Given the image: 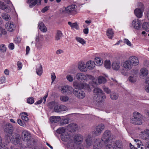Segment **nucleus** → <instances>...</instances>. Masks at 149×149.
Segmentation results:
<instances>
[{
	"instance_id": "obj_1",
	"label": "nucleus",
	"mask_w": 149,
	"mask_h": 149,
	"mask_svg": "<svg viewBox=\"0 0 149 149\" xmlns=\"http://www.w3.org/2000/svg\"><path fill=\"white\" fill-rule=\"evenodd\" d=\"M22 139L27 142V145L29 148H31L34 144V141L30 140L31 136L30 133L27 130H23L22 134Z\"/></svg>"
},
{
	"instance_id": "obj_2",
	"label": "nucleus",
	"mask_w": 149,
	"mask_h": 149,
	"mask_svg": "<svg viewBox=\"0 0 149 149\" xmlns=\"http://www.w3.org/2000/svg\"><path fill=\"white\" fill-rule=\"evenodd\" d=\"M109 143L106 145L105 149H122L123 145L122 143L120 141H116L114 142H110Z\"/></svg>"
},
{
	"instance_id": "obj_3",
	"label": "nucleus",
	"mask_w": 149,
	"mask_h": 149,
	"mask_svg": "<svg viewBox=\"0 0 149 149\" xmlns=\"http://www.w3.org/2000/svg\"><path fill=\"white\" fill-rule=\"evenodd\" d=\"M113 139V136L111 132L109 130H106L104 132L102 137L101 140L105 143H108L110 144V142Z\"/></svg>"
},
{
	"instance_id": "obj_4",
	"label": "nucleus",
	"mask_w": 149,
	"mask_h": 149,
	"mask_svg": "<svg viewBox=\"0 0 149 149\" xmlns=\"http://www.w3.org/2000/svg\"><path fill=\"white\" fill-rule=\"evenodd\" d=\"M14 144L16 145L19 144L21 138L19 135L17 133H13L7 137Z\"/></svg>"
},
{
	"instance_id": "obj_5",
	"label": "nucleus",
	"mask_w": 149,
	"mask_h": 149,
	"mask_svg": "<svg viewBox=\"0 0 149 149\" xmlns=\"http://www.w3.org/2000/svg\"><path fill=\"white\" fill-rule=\"evenodd\" d=\"M134 118L130 120L131 123L137 125H140L142 124V121L141 119V115L139 113L135 112L133 113Z\"/></svg>"
},
{
	"instance_id": "obj_6",
	"label": "nucleus",
	"mask_w": 149,
	"mask_h": 149,
	"mask_svg": "<svg viewBox=\"0 0 149 149\" xmlns=\"http://www.w3.org/2000/svg\"><path fill=\"white\" fill-rule=\"evenodd\" d=\"M73 85L74 87L76 89H84L88 90L89 91L91 90L89 85L86 83H80L76 81L74 82Z\"/></svg>"
},
{
	"instance_id": "obj_7",
	"label": "nucleus",
	"mask_w": 149,
	"mask_h": 149,
	"mask_svg": "<svg viewBox=\"0 0 149 149\" xmlns=\"http://www.w3.org/2000/svg\"><path fill=\"white\" fill-rule=\"evenodd\" d=\"M138 5L139 8H136L134 10V13L137 17L141 18L143 16V13L144 10V6L141 2L138 3Z\"/></svg>"
},
{
	"instance_id": "obj_8",
	"label": "nucleus",
	"mask_w": 149,
	"mask_h": 149,
	"mask_svg": "<svg viewBox=\"0 0 149 149\" xmlns=\"http://www.w3.org/2000/svg\"><path fill=\"white\" fill-rule=\"evenodd\" d=\"M138 70H132L130 72V75L128 78L129 81L132 83H134L136 81Z\"/></svg>"
},
{
	"instance_id": "obj_9",
	"label": "nucleus",
	"mask_w": 149,
	"mask_h": 149,
	"mask_svg": "<svg viewBox=\"0 0 149 149\" xmlns=\"http://www.w3.org/2000/svg\"><path fill=\"white\" fill-rule=\"evenodd\" d=\"M66 146L68 149H77L79 147L72 138L67 143Z\"/></svg>"
},
{
	"instance_id": "obj_10",
	"label": "nucleus",
	"mask_w": 149,
	"mask_h": 149,
	"mask_svg": "<svg viewBox=\"0 0 149 149\" xmlns=\"http://www.w3.org/2000/svg\"><path fill=\"white\" fill-rule=\"evenodd\" d=\"M141 21L138 19H136L132 21V26L135 29L139 30L141 28Z\"/></svg>"
},
{
	"instance_id": "obj_11",
	"label": "nucleus",
	"mask_w": 149,
	"mask_h": 149,
	"mask_svg": "<svg viewBox=\"0 0 149 149\" xmlns=\"http://www.w3.org/2000/svg\"><path fill=\"white\" fill-rule=\"evenodd\" d=\"M139 136L143 139L148 140L149 138V129H147L144 131L141 132L139 134Z\"/></svg>"
},
{
	"instance_id": "obj_12",
	"label": "nucleus",
	"mask_w": 149,
	"mask_h": 149,
	"mask_svg": "<svg viewBox=\"0 0 149 149\" xmlns=\"http://www.w3.org/2000/svg\"><path fill=\"white\" fill-rule=\"evenodd\" d=\"M6 28L9 32H13L15 29V26L13 22H8L6 24Z\"/></svg>"
},
{
	"instance_id": "obj_13",
	"label": "nucleus",
	"mask_w": 149,
	"mask_h": 149,
	"mask_svg": "<svg viewBox=\"0 0 149 149\" xmlns=\"http://www.w3.org/2000/svg\"><path fill=\"white\" fill-rule=\"evenodd\" d=\"M4 131L7 133L6 136L8 137L10 134L13 133V128L12 126L10 123L6 124L4 127Z\"/></svg>"
},
{
	"instance_id": "obj_14",
	"label": "nucleus",
	"mask_w": 149,
	"mask_h": 149,
	"mask_svg": "<svg viewBox=\"0 0 149 149\" xmlns=\"http://www.w3.org/2000/svg\"><path fill=\"white\" fill-rule=\"evenodd\" d=\"M73 93L78 98L80 99H83L85 96L84 92L81 90L78 91L74 90L73 91Z\"/></svg>"
},
{
	"instance_id": "obj_15",
	"label": "nucleus",
	"mask_w": 149,
	"mask_h": 149,
	"mask_svg": "<svg viewBox=\"0 0 149 149\" xmlns=\"http://www.w3.org/2000/svg\"><path fill=\"white\" fill-rule=\"evenodd\" d=\"M78 68L81 72H85L87 70L88 68L86 64L83 61H80L78 63Z\"/></svg>"
},
{
	"instance_id": "obj_16",
	"label": "nucleus",
	"mask_w": 149,
	"mask_h": 149,
	"mask_svg": "<svg viewBox=\"0 0 149 149\" xmlns=\"http://www.w3.org/2000/svg\"><path fill=\"white\" fill-rule=\"evenodd\" d=\"M132 65L136 66L139 64V61L138 58L136 56H131L128 58Z\"/></svg>"
},
{
	"instance_id": "obj_17",
	"label": "nucleus",
	"mask_w": 149,
	"mask_h": 149,
	"mask_svg": "<svg viewBox=\"0 0 149 149\" xmlns=\"http://www.w3.org/2000/svg\"><path fill=\"white\" fill-rule=\"evenodd\" d=\"M123 66L127 70H130L133 67L132 63L128 59L123 62Z\"/></svg>"
},
{
	"instance_id": "obj_18",
	"label": "nucleus",
	"mask_w": 149,
	"mask_h": 149,
	"mask_svg": "<svg viewBox=\"0 0 149 149\" xmlns=\"http://www.w3.org/2000/svg\"><path fill=\"white\" fill-rule=\"evenodd\" d=\"M106 98V96L105 94L104 93H103L100 95H97V96H94L93 100L97 102H100L102 101Z\"/></svg>"
},
{
	"instance_id": "obj_19",
	"label": "nucleus",
	"mask_w": 149,
	"mask_h": 149,
	"mask_svg": "<svg viewBox=\"0 0 149 149\" xmlns=\"http://www.w3.org/2000/svg\"><path fill=\"white\" fill-rule=\"evenodd\" d=\"M148 74V69L145 68H142L140 70L139 72L140 76L141 78H144L146 77Z\"/></svg>"
},
{
	"instance_id": "obj_20",
	"label": "nucleus",
	"mask_w": 149,
	"mask_h": 149,
	"mask_svg": "<svg viewBox=\"0 0 149 149\" xmlns=\"http://www.w3.org/2000/svg\"><path fill=\"white\" fill-rule=\"evenodd\" d=\"M112 68L115 70H118L120 68L121 64L120 61H114L111 64Z\"/></svg>"
},
{
	"instance_id": "obj_21",
	"label": "nucleus",
	"mask_w": 149,
	"mask_h": 149,
	"mask_svg": "<svg viewBox=\"0 0 149 149\" xmlns=\"http://www.w3.org/2000/svg\"><path fill=\"white\" fill-rule=\"evenodd\" d=\"M76 79L79 81H86V75L81 72L77 73L76 75Z\"/></svg>"
},
{
	"instance_id": "obj_22",
	"label": "nucleus",
	"mask_w": 149,
	"mask_h": 149,
	"mask_svg": "<svg viewBox=\"0 0 149 149\" xmlns=\"http://www.w3.org/2000/svg\"><path fill=\"white\" fill-rule=\"evenodd\" d=\"M67 110L66 106L63 105H57L54 107V110L55 112H58L62 111H65Z\"/></svg>"
},
{
	"instance_id": "obj_23",
	"label": "nucleus",
	"mask_w": 149,
	"mask_h": 149,
	"mask_svg": "<svg viewBox=\"0 0 149 149\" xmlns=\"http://www.w3.org/2000/svg\"><path fill=\"white\" fill-rule=\"evenodd\" d=\"M61 138L62 141L67 143L72 138L71 137L70 134L67 133L61 135Z\"/></svg>"
},
{
	"instance_id": "obj_24",
	"label": "nucleus",
	"mask_w": 149,
	"mask_h": 149,
	"mask_svg": "<svg viewBox=\"0 0 149 149\" xmlns=\"http://www.w3.org/2000/svg\"><path fill=\"white\" fill-rule=\"evenodd\" d=\"M78 127L77 125L74 123H72L69 125L67 126V130L71 132L76 131Z\"/></svg>"
},
{
	"instance_id": "obj_25",
	"label": "nucleus",
	"mask_w": 149,
	"mask_h": 149,
	"mask_svg": "<svg viewBox=\"0 0 149 149\" xmlns=\"http://www.w3.org/2000/svg\"><path fill=\"white\" fill-rule=\"evenodd\" d=\"M36 43L35 46L38 49H40L43 47V43L42 41L39 40V37L37 36L36 39Z\"/></svg>"
},
{
	"instance_id": "obj_26",
	"label": "nucleus",
	"mask_w": 149,
	"mask_h": 149,
	"mask_svg": "<svg viewBox=\"0 0 149 149\" xmlns=\"http://www.w3.org/2000/svg\"><path fill=\"white\" fill-rule=\"evenodd\" d=\"M73 139L79 146V145L83 141V138L82 135L77 134L74 136Z\"/></svg>"
},
{
	"instance_id": "obj_27",
	"label": "nucleus",
	"mask_w": 149,
	"mask_h": 149,
	"mask_svg": "<svg viewBox=\"0 0 149 149\" xmlns=\"http://www.w3.org/2000/svg\"><path fill=\"white\" fill-rule=\"evenodd\" d=\"M75 5H71L68 6L65 9V12L68 13H70L75 11L76 7Z\"/></svg>"
},
{
	"instance_id": "obj_28",
	"label": "nucleus",
	"mask_w": 149,
	"mask_h": 149,
	"mask_svg": "<svg viewBox=\"0 0 149 149\" xmlns=\"http://www.w3.org/2000/svg\"><path fill=\"white\" fill-rule=\"evenodd\" d=\"M86 66L88 69L89 70H92L95 66V62L93 61H88L86 63Z\"/></svg>"
},
{
	"instance_id": "obj_29",
	"label": "nucleus",
	"mask_w": 149,
	"mask_h": 149,
	"mask_svg": "<svg viewBox=\"0 0 149 149\" xmlns=\"http://www.w3.org/2000/svg\"><path fill=\"white\" fill-rule=\"evenodd\" d=\"M102 147V145L99 139H96L93 145L94 149H100Z\"/></svg>"
},
{
	"instance_id": "obj_30",
	"label": "nucleus",
	"mask_w": 149,
	"mask_h": 149,
	"mask_svg": "<svg viewBox=\"0 0 149 149\" xmlns=\"http://www.w3.org/2000/svg\"><path fill=\"white\" fill-rule=\"evenodd\" d=\"M38 27L39 29L43 32H45L47 31L46 27L42 22H39Z\"/></svg>"
},
{
	"instance_id": "obj_31",
	"label": "nucleus",
	"mask_w": 149,
	"mask_h": 149,
	"mask_svg": "<svg viewBox=\"0 0 149 149\" xmlns=\"http://www.w3.org/2000/svg\"><path fill=\"white\" fill-rule=\"evenodd\" d=\"M0 9L5 10V11L7 12H9L10 11V7H6L4 3L1 1H0Z\"/></svg>"
},
{
	"instance_id": "obj_32",
	"label": "nucleus",
	"mask_w": 149,
	"mask_h": 149,
	"mask_svg": "<svg viewBox=\"0 0 149 149\" xmlns=\"http://www.w3.org/2000/svg\"><path fill=\"white\" fill-rule=\"evenodd\" d=\"M93 93L94 96L98 95L104 93L103 91L99 88H95L93 91Z\"/></svg>"
},
{
	"instance_id": "obj_33",
	"label": "nucleus",
	"mask_w": 149,
	"mask_h": 149,
	"mask_svg": "<svg viewBox=\"0 0 149 149\" xmlns=\"http://www.w3.org/2000/svg\"><path fill=\"white\" fill-rule=\"evenodd\" d=\"M113 31L111 28H109L107 31V35L108 37L111 39H112L113 36Z\"/></svg>"
},
{
	"instance_id": "obj_34",
	"label": "nucleus",
	"mask_w": 149,
	"mask_h": 149,
	"mask_svg": "<svg viewBox=\"0 0 149 149\" xmlns=\"http://www.w3.org/2000/svg\"><path fill=\"white\" fill-rule=\"evenodd\" d=\"M61 118L58 116H52L50 118V121L53 123H57L60 120Z\"/></svg>"
},
{
	"instance_id": "obj_35",
	"label": "nucleus",
	"mask_w": 149,
	"mask_h": 149,
	"mask_svg": "<svg viewBox=\"0 0 149 149\" xmlns=\"http://www.w3.org/2000/svg\"><path fill=\"white\" fill-rule=\"evenodd\" d=\"M63 34L62 32L59 30L57 31L55 36V39L56 40H60L63 36Z\"/></svg>"
},
{
	"instance_id": "obj_36",
	"label": "nucleus",
	"mask_w": 149,
	"mask_h": 149,
	"mask_svg": "<svg viewBox=\"0 0 149 149\" xmlns=\"http://www.w3.org/2000/svg\"><path fill=\"white\" fill-rule=\"evenodd\" d=\"M98 83L99 84H104L107 81L106 79L102 76H99L97 78Z\"/></svg>"
},
{
	"instance_id": "obj_37",
	"label": "nucleus",
	"mask_w": 149,
	"mask_h": 149,
	"mask_svg": "<svg viewBox=\"0 0 149 149\" xmlns=\"http://www.w3.org/2000/svg\"><path fill=\"white\" fill-rule=\"evenodd\" d=\"M37 0H27V3L29 5L30 8L35 6L38 3Z\"/></svg>"
},
{
	"instance_id": "obj_38",
	"label": "nucleus",
	"mask_w": 149,
	"mask_h": 149,
	"mask_svg": "<svg viewBox=\"0 0 149 149\" xmlns=\"http://www.w3.org/2000/svg\"><path fill=\"white\" fill-rule=\"evenodd\" d=\"M20 115L21 118L23 120L26 122H27L29 120V118L27 117L28 115L27 113L25 112L22 113Z\"/></svg>"
},
{
	"instance_id": "obj_39",
	"label": "nucleus",
	"mask_w": 149,
	"mask_h": 149,
	"mask_svg": "<svg viewBox=\"0 0 149 149\" xmlns=\"http://www.w3.org/2000/svg\"><path fill=\"white\" fill-rule=\"evenodd\" d=\"M36 72L37 74L40 76L42 74V66L40 64L37 67Z\"/></svg>"
},
{
	"instance_id": "obj_40",
	"label": "nucleus",
	"mask_w": 149,
	"mask_h": 149,
	"mask_svg": "<svg viewBox=\"0 0 149 149\" xmlns=\"http://www.w3.org/2000/svg\"><path fill=\"white\" fill-rule=\"evenodd\" d=\"M86 81H87L88 79H89L92 80L93 82L95 84H97L96 80L95 79L94 77L92 76L89 74H86Z\"/></svg>"
},
{
	"instance_id": "obj_41",
	"label": "nucleus",
	"mask_w": 149,
	"mask_h": 149,
	"mask_svg": "<svg viewBox=\"0 0 149 149\" xmlns=\"http://www.w3.org/2000/svg\"><path fill=\"white\" fill-rule=\"evenodd\" d=\"M142 28L143 30L147 32H149V22H144L142 25Z\"/></svg>"
},
{
	"instance_id": "obj_42",
	"label": "nucleus",
	"mask_w": 149,
	"mask_h": 149,
	"mask_svg": "<svg viewBox=\"0 0 149 149\" xmlns=\"http://www.w3.org/2000/svg\"><path fill=\"white\" fill-rule=\"evenodd\" d=\"M110 97L111 99L113 100H116L118 97V93L115 92H111L110 94Z\"/></svg>"
},
{
	"instance_id": "obj_43",
	"label": "nucleus",
	"mask_w": 149,
	"mask_h": 149,
	"mask_svg": "<svg viewBox=\"0 0 149 149\" xmlns=\"http://www.w3.org/2000/svg\"><path fill=\"white\" fill-rule=\"evenodd\" d=\"M68 24L70 26L72 29L74 28L77 30L79 29V26L76 22L72 23L69 22Z\"/></svg>"
},
{
	"instance_id": "obj_44",
	"label": "nucleus",
	"mask_w": 149,
	"mask_h": 149,
	"mask_svg": "<svg viewBox=\"0 0 149 149\" xmlns=\"http://www.w3.org/2000/svg\"><path fill=\"white\" fill-rule=\"evenodd\" d=\"M95 62L96 63L98 66L102 65L103 63V61L100 58L96 57L95 59Z\"/></svg>"
},
{
	"instance_id": "obj_45",
	"label": "nucleus",
	"mask_w": 149,
	"mask_h": 149,
	"mask_svg": "<svg viewBox=\"0 0 149 149\" xmlns=\"http://www.w3.org/2000/svg\"><path fill=\"white\" fill-rule=\"evenodd\" d=\"M65 129L64 127L59 128L56 130L57 133L61 134V135L64 133H66L67 132H65Z\"/></svg>"
},
{
	"instance_id": "obj_46",
	"label": "nucleus",
	"mask_w": 149,
	"mask_h": 149,
	"mask_svg": "<svg viewBox=\"0 0 149 149\" xmlns=\"http://www.w3.org/2000/svg\"><path fill=\"white\" fill-rule=\"evenodd\" d=\"M2 18L5 20H9L10 19V16L6 13H3L1 15Z\"/></svg>"
},
{
	"instance_id": "obj_47",
	"label": "nucleus",
	"mask_w": 149,
	"mask_h": 149,
	"mask_svg": "<svg viewBox=\"0 0 149 149\" xmlns=\"http://www.w3.org/2000/svg\"><path fill=\"white\" fill-rule=\"evenodd\" d=\"M91 138V137L90 135H88V138L86 139V142L87 146H90L92 145V140Z\"/></svg>"
},
{
	"instance_id": "obj_48",
	"label": "nucleus",
	"mask_w": 149,
	"mask_h": 149,
	"mask_svg": "<svg viewBox=\"0 0 149 149\" xmlns=\"http://www.w3.org/2000/svg\"><path fill=\"white\" fill-rule=\"evenodd\" d=\"M60 100L63 102H66L69 99V97L66 95H62L60 97Z\"/></svg>"
},
{
	"instance_id": "obj_49",
	"label": "nucleus",
	"mask_w": 149,
	"mask_h": 149,
	"mask_svg": "<svg viewBox=\"0 0 149 149\" xmlns=\"http://www.w3.org/2000/svg\"><path fill=\"white\" fill-rule=\"evenodd\" d=\"M104 126L103 124H100L97 126L96 128L101 133L104 128Z\"/></svg>"
},
{
	"instance_id": "obj_50",
	"label": "nucleus",
	"mask_w": 149,
	"mask_h": 149,
	"mask_svg": "<svg viewBox=\"0 0 149 149\" xmlns=\"http://www.w3.org/2000/svg\"><path fill=\"white\" fill-rule=\"evenodd\" d=\"M105 67L107 69H109L111 67V62L109 60H106L104 63Z\"/></svg>"
},
{
	"instance_id": "obj_51",
	"label": "nucleus",
	"mask_w": 149,
	"mask_h": 149,
	"mask_svg": "<svg viewBox=\"0 0 149 149\" xmlns=\"http://www.w3.org/2000/svg\"><path fill=\"white\" fill-rule=\"evenodd\" d=\"M76 39L77 42L82 45H84L86 43V41L81 38L77 37H76Z\"/></svg>"
},
{
	"instance_id": "obj_52",
	"label": "nucleus",
	"mask_w": 149,
	"mask_h": 149,
	"mask_svg": "<svg viewBox=\"0 0 149 149\" xmlns=\"http://www.w3.org/2000/svg\"><path fill=\"white\" fill-rule=\"evenodd\" d=\"M0 50L2 52H5L6 50V47L4 44H1L0 45Z\"/></svg>"
},
{
	"instance_id": "obj_53",
	"label": "nucleus",
	"mask_w": 149,
	"mask_h": 149,
	"mask_svg": "<svg viewBox=\"0 0 149 149\" xmlns=\"http://www.w3.org/2000/svg\"><path fill=\"white\" fill-rule=\"evenodd\" d=\"M7 31L5 29L0 28V38L2 37V35H5Z\"/></svg>"
},
{
	"instance_id": "obj_54",
	"label": "nucleus",
	"mask_w": 149,
	"mask_h": 149,
	"mask_svg": "<svg viewBox=\"0 0 149 149\" xmlns=\"http://www.w3.org/2000/svg\"><path fill=\"white\" fill-rule=\"evenodd\" d=\"M66 78L67 80L70 82H72L74 80L73 77L70 74L67 75L66 77Z\"/></svg>"
},
{
	"instance_id": "obj_55",
	"label": "nucleus",
	"mask_w": 149,
	"mask_h": 149,
	"mask_svg": "<svg viewBox=\"0 0 149 149\" xmlns=\"http://www.w3.org/2000/svg\"><path fill=\"white\" fill-rule=\"evenodd\" d=\"M56 105V104L55 102H52L49 104L48 107L49 108L52 109L53 107L54 108V107Z\"/></svg>"
},
{
	"instance_id": "obj_56",
	"label": "nucleus",
	"mask_w": 149,
	"mask_h": 149,
	"mask_svg": "<svg viewBox=\"0 0 149 149\" xmlns=\"http://www.w3.org/2000/svg\"><path fill=\"white\" fill-rule=\"evenodd\" d=\"M67 93L68 94H71L72 93V92H73L74 90L73 88L71 86H67Z\"/></svg>"
},
{
	"instance_id": "obj_57",
	"label": "nucleus",
	"mask_w": 149,
	"mask_h": 149,
	"mask_svg": "<svg viewBox=\"0 0 149 149\" xmlns=\"http://www.w3.org/2000/svg\"><path fill=\"white\" fill-rule=\"evenodd\" d=\"M135 142L137 143V145L138 148H140L141 146L143 145L139 139H135L134 140Z\"/></svg>"
},
{
	"instance_id": "obj_58",
	"label": "nucleus",
	"mask_w": 149,
	"mask_h": 149,
	"mask_svg": "<svg viewBox=\"0 0 149 149\" xmlns=\"http://www.w3.org/2000/svg\"><path fill=\"white\" fill-rule=\"evenodd\" d=\"M124 42L129 47H131L132 45L131 42L128 39L126 38H125L124 39Z\"/></svg>"
},
{
	"instance_id": "obj_59",
	"label": "nucleus",
	"mask_w": 149,
	"mask_h": 149,
	"mask_svg": "<svg viewBox=\"0 0 149 149\" xmlns=\"http://www.w3.org/2000/svg\"><path fill=\"white\" fill-rule=\"evenodd\" d=\"M17 122L19 125L22 127H24L26 125L25 123L24 122L22 121L20 119H18L17 120Z\"/></svg>"
},
{
	"instance_id": "obj_60",
	"label": "nucleus",
	"mask_w": 149,
	"mask_h": 149,
	"mask_svg": "<svg viewBox=\"0 0 149 149\" xmlns=\"http://www.w3.org/2000/svg\"><path fill=\"white\" fill-rule=\"evenodd\" d=\"M103 88L104 91L107 94L111 93V91L108 88L104 86L103 87Z\"/></svg>"
},
{
	"instance_id": "obj_61",
	"label": "nucleus",
	"mask_w": 149,
	"mask_h": 149,
	"mask_svg": "<svg viewBox=\"0 0 149 149\" xmlns=\"http://www.w3.org/2000/svg\"><path fill=\"white\" fill-rule=\"evenodd\" d=\"M67 86H65L62 87L61 92L62 93H66L67 91Z\"/></svg>"
},
{
	"instance_id": "obj_62",
	"label": "nucleus",
	"mask_w": 149,
	"mask_h": 149,
	"mask_svg": "<svg viewBox=\"0 0 149 149\" xmlns=\"http://www.w3.org/2000/svg\"><path fill=\"white\" fill-rule=\"evenodd\" d=\"M146 82L148 83V84L146 86L145 90L146 92L149 93V78L146 79Z\"/></svg>"
},
{
	"instance_id": "obj_63",
	"label": "nucleus",
	"mask_w": 149,
	"mask_h": 149,
	"mask_svg": "<svg viewBox=\"0 0 149 149\" xmlns=\"http://www.w3.org/2000/svg\"><path fill=\"white\" fill-rule=\"evenodd\" d=\"M27 102L28 103L32 104L34 102V100L33 98L32 97H29L27 99Z\"/></svg>"
},
{
	"instance_id": "obj_64",
	"label": "nucleus",
	"mask_w": 149,
	"mask_h": 149,
	"mask_svg": "<svg viewBox=\"0 0 149 149\" xmlns=\"http://www.w3.org/2000/svg\"><path fill=\"white\" fill-rule=\"evenodd\" d=\"M93 134L95 135H98L101 134V132L95 128V130L93 132Z\"/></svg>"
}]
</instances>
